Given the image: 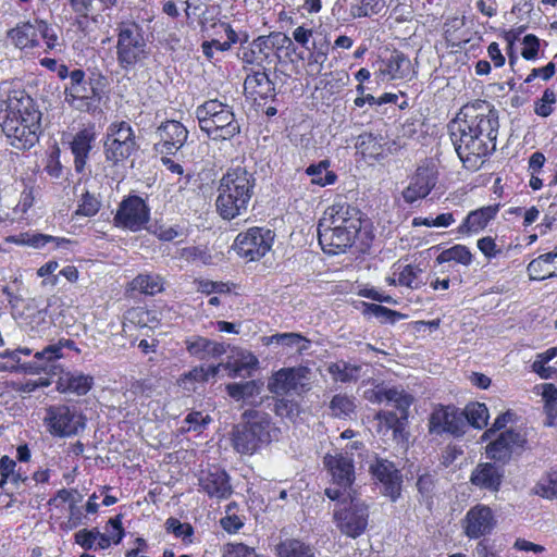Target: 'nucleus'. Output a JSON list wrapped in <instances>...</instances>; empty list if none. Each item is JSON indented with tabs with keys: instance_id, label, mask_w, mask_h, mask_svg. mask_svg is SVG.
Instances as JSON below:
<instances>
[{
	"instance_id": "52",
	"label": "nucleus",
	"mask_w": 557,
	"mask_h": 557,
	"mask_svg": "<svg viewBox=\"0 0 557 557\" xmlns=\"http://www.w3.org/2000/svg\"><path fill=\"white\" fill-rule=\"evenodd\" d=\"M197 292L211 295V294H228L232 290L231 284L221 281H210L206 278H195Z\"/></svg>"
},
{
	"instance_id": "50",
	"label": "nucleus",
	"mask_w": 557,
	"mask_h": 557,
	"mask_svg": "<svg viewBox=\"0 0 557 557\" xmlns=\"http://www.w3.org/2000/svg\"><path fill=\"white\" fill-rule=\"evenodd\" d=\"M465 23L460 17H453L448 20L444 25V37L445 40L453 47L459 46L461 42L467 41L463 35L460 34Z\"/></svg>"
},
{
	"instance_id": "43",
	"label": "nucleus",
	"mask_w": 557,
	"mask_h": 557,
	"mask_svg": "<svg viewBox=\"0 0 557 557\" xmlns=\"http://www.w3.org/2000/svg\"><path fill=\"white\" fill-rule=\"evenodd\" d=\"M361 367L346 361L331 362L327 372L335 382L349 383L357 381Z\"/></svg>"
},
{
	"instance_id": "33",
	"label": "nucleus",
	"mask_w": 557,
	"mask_h": 557,
	"mask_svg": "<svg viewBox=\"0 0 557 557\" xmlns=\"http://www.w3.org/2000/svg\"><path fill=\"white\" fill-rule=\"evenodd\" d=\"M309 50L307 62H306V73L308 76L312 78H317L321 75L324 63L327 61L330 53V42L326 37H323L320 40H313L312 47L307 48Z\"/></svg>"
},
{
	"instance_id": "31",
	"label": "nucleus",
	"mask_w": 557,
	"mask_h": 557,
	"mask_svg": "<svg viewBox=\"0 0 557 557\" xmlns=\"http://www.w3.org/2000/svg\"><path fill=\"white\" fill-rule=\"evenodd\" d=\"M201 488L210 496L218 499H225L232 494L228 475L225 471L214 468L213 471H202L199 478Z\"/></svg>"
},
{
	"instance_id": "49",
	"label": "nucleus",
	"mask_w": 557,
	"mask_h": 557,
	"mask_svg": "<svg viewBox=\"0 0 557 557\" xmlns=\"http://www.w3.org/2000/svg\"><path fill=\"white\" fill-rule=\"evenodd\" d=\"M101 208L98 197L88 190L82 194L76 209V215L91 218L95 216Z\"/></svg>"
},
{
	"instance_id": "20",
	"label": "nucleus",
	"mask_w": 557,
	"mask_h": 557,
	"mask_svg": "<svg viewBox=\"0 0 557 557\" xmlns=\"http://www.w3.org/2000/svg\"><path fill=\"white\" fill-rule=\"evenodd\" d=\"M496 524L497 520L492 508L483 504L471 507L461 520L463 533L471 540L490 535Z\"/></svg>"
},
{
	"instance_id": "36",
	"label": "nucleus",
	"mask_w": 557,
	"mask_h": 557,
	"mask_svg": "<svg viewBox=\"0 0 557 557\" xmlns=\"http://www.w3.org/2000/svg\"><path fill=\"white\" fill-rule=\"evenodd\" d=\"M503 472L500 469L491 462L480 463L471 474L472 484L487 488L491 491H498L502 483Z\"/></svg>"
},
{
	"instance_id": "17",
	"label": "nucleus",
	"mask_w": 557,
	"mask_h": 557,
	"mask_svg": "<svg viewBox=\"0 0 557 557\" xmlns=\"http://www.w3.org/2000/svg\"><path fill=\"white\" fill-rule=\"evenodd\" d=\"M412 65L410 59L400 50H385L376 61L374 75L379 82L410 79Z\"/></svg>"
},
{
	"instance_id": "56",
	"label": "nucleus",
	"mask_w": 557,
	"mask_h": 557,
	"mask_svg": "<svg viewBox=\"0 0 557 557\" xmlns=\"http://www.w3.org/2000/svg\"><path fill=\"white\" fill-rule=\"evenodd\" d=\"M274 411L281 418L294 420L300 410L298 403L282 397L275 400Z\"/></svg>"
},
{
	"instance_id": "28",
	"label": "nucleus",
	"mask_w": 557,
	"mask_h": 557,
	"mask_svg": "<svg viewBox=\"0 0 557 557\" xmlns=\"http://www.w3.org/2000/svg\"><path fill=\"white\" fill-rule=\"evenodd\" d=\"M95 384L94 376L78 371H65L57 380V391L61 394L85 396Z\"/></svg>"
},
{
	"instance_id": "11",
	"label": "nucleus",
	"mask_w": 557,
	"mask_h": 557,
	"mask_svg": "<svg viewBox=\"0 0 557 557\" xmlns=\"http://www.w3.org/2000/svg\"><path fill=\"white\" fill-rule=\"evenodd\" d=\"M249 417L243 430L234 434V446L238 453H256L271 442L273 424L268 413L247 412Z\"/></svg>"
},
{
	"instance_id": "46",
	"label": "nucleus",
	"mask_w": 557,
	"mask_h": 557,
	"mask_svg": "<svg viewBox=\"0 0 557 557\" xmlns=\"http://www.w3.org/2000/svg\"><path fill=\"white\" fill-rule=\"evenodd\" d=\"M276 550L278 557H314L312 548L298 540H285Z\"/></svg>"
},
{
	"instance_id": "60",
	"label": "nucleus",
	"mask_w": 557,
	"mask_h": 557,
	"mask_svg": "<svg viewBox=\"0 0 557 557\" xmlns=\"http://www.w3.org/2000/svg\"><path fill=\"white\" fill-rule=\"evenodd\" d=\"M256 384L253 381H246L242 383H230L226 385L228 396L236 400L244 399L253 395Z\"/></svg>"
},
{
	"instance_id": "47",
	"label": "nucleus",
	"mask_w": 557,
	"mask_h": 557,
	"mask_svg": "<svg viewBox=\"0 0 557 557\" xmlns=\"http://www.w3.org/2000/svg\"><path fill=\"white\" fill-rule=\"evenodd\" d=\"M517 418V413L511 409H508L505 412L499 413L495 418L492 425L483 432L481 436V443H486L487 441L493 438L497 433L506 430L507 424L516 422Z\"/></svg>"
},
{
	"instance_id": "57",
	"label": "nucleus",
	"mask_w": 557,
	"mask_h": 557,
	"mask_svg": "<svg viewBox=\"0 0 557 557\" xmlns=\"http://www.w3.org/2000/svg\"><path fill=\"white\" fill-rule=\"evenodd\" d=\"M180 256L187 262L200 261L203 264H211L212 256L207 249L197 246L185 247L181 250Z\"/></svg>"
},
{
	"instance_id": "23",
	"label": "nucleus",
	"mask_w": 557,
	"mask_h": 557,
	"mask_svg": "<svg viewBox=\"0 0 557 557\" xmlns=\"http://www.w3.org/2000/svg\"><path fill=\"white\" fill-rule=\"evenodd\" d=\"M96 138V125L92 122H89L74 134L70 143V148L74 157V168L77 173L85 171Z\"/></svg>"
},
{
	"instance_id": "9",
	"label": "nucleus",
	"mask_w": 557,
	"mask_h": 557,
	"mask_svg": "<svg viewBox=\"0 0 557 557\" xmlns=\"http://www.w3.org/2000/svg\"><path fill=\"white\" fill-rule=\"evenodd\" d=\"M103 156L110 168H124L138 150L135 131L126 121H113L103 136Z\"/></svg>"
},
{
	"instance_id": "8",
	"label": "nucleus",
	"mask_w": 557,
	"mask_h": 557,
	"mask_svg": "<svg viewBox=\"0 0 557 557\" xmlns=\"http://www.w3.org/2000/svg\"><path fill=\"white\" fill-rule=\"evenodd\" d=\"M8 38L13 46L22 51H32L44 42L45 53L57 50L61 46L54 27L42 18L20 22L8 32Z\"/></svg>"
},
{
	"instance_id": "29",
	"label": "nucleus",
	"mask_w": 557,
	"mask_h": 557,
	"mask_svg": "<svg viewBox=\"0 0 557 557\" xmlns=\"http://www.w3.org/2000/svg\"><path fill=\"white\" fill-rule=\"evenodd\" d=\"M324 465L327 467L334 484L350 487L355 480V467L349 455H326Z\"/></svg>"
},
{
	"instance_id": "39",
	"label": "nucleus",
	"mask_w": 557,
	"mask_h": 557,
	"mask_svg": "<svg viewBox=\"0 0 557 557\" xmlns=\"http://www.w3.org/2000/svg\"><path fill=\"white\" fill-rule=\"evenodd\" d=\"M462 420L473 429L482 430L488 424L490 411L484 403L471 401L461 409Z\"/></svg>"
},
{
	"instance_id": "7",
	"label": "nucleus",
	"mask_w": 557,
	"mask_h": 557,
	"mask_svg": "<svg viewBox=\"0 0 557 557\" xmlns=\"http://www.w3.org/2000/svg\"><path fill=\"white\" fill-rule=\"evenodd\" d=\"M104 77H87L82 69L72 70L71 81L64 85V100L74 110L85 113L94 112L102 100Z\"/></svg>"
},
{
	"instance_id": "15",
	"label": "nucleus",
	"mask_w": 557,
	"mask_h": 557,
	"mask_svg": "<svg viewBox=\"0 0 557 557\" xmlns=\"http://www.w3.org/2000/svg\"><path fill=\"white\" fill-rule=\"evenodd\" d=\"M428 428L431 435L446 434L455 438L462 437L467 432L461 409L455 405H436L429 417Z\"/></svg>"
},
{
	"instance_id": "27",
	"label": "nucleus",
	"mask_w": 557,
	"mask_h": 557,
	"mask_svg": "<svg viewBox=\"0 0 557 557\" xmlns=\"http://www.w3.org/2000/svg\"><path fill=\"white\" fill-rule=\"evenodd\" d=\"M371 470L373 475L383 484L384 495L395 502L400 496L401 476L394 463L386 459H377Z\"/></svg>"
},
{
	"instance_id": "61",
	"label": "nucleus",
	"mask_w": 557,
	"mask_h": 557,
	"mask_svg": "<svg viewBox=\"0 0 557 557\" xmlns=\"http://www.w3.org/2000/svg\"><path fill=\"white\" fill-rule=\"evenodd\" d=\"M220 366L209 367H195L189 372L183 375V380H190L195 382H206L209 377H213L219 373Z\"/></svg>"
},
{
	"instance_id": "22",
	"label": "nucleus",
	"mask_w": 557,
	"mask_h": 557,
	"mask_svg": "<svg viewBox=\"0 0 557 557\" xmlns=\"http://www.w3.org/2000/svg\"><path fill=\"white\" fill-rule=\"evenodd\" d=\"M392 0H337L333 11L344 21L380 14Z\"/></svg>"
},
{
	"instance_id": "10",
	"label": "nucleus",
	"mask_w": 557,
	"mask_h": 557,
	"mask_svg": "<svg viewBox=\"0 0 557 557\" xmlns=\"http://www.w3.org/2000/svg\"><path fill=\"white\" fill-rule=\"evenodd\" d=\"M116 60L124 70L133 69L146 54V40L141 27L135 23H121L116 28Z\"/></svg>"
},
{
	"instance_id": "30",
	"label": "nucleus",
	"mask_w": 557,
	"mask_h": 557,
	"mask_svg": "<svg viewBox=\"0 0 557 557\" xmlns=\"http://www.w3.org/2000/svg\"><path fill=\"white\" fill-rule=\"evenodd\" d=\"M302 377H305L304 368H282L269 380L268 389L275 395H286L297 388Z\"/></svg>"
},
{
	"instance_id": "25",
	"label": "nucleus",
	"mask_w": 557,
	"mask_h": 557,
	"mask_svg": "<svg viewBox=\"0 0 557 557\" xmlns=\"http://www.w3.org/2000/svg\"><path fill=\"white\" fill-rule=\"evenodd\" d=\"M244 90L246 97L255 102L273 100L276 96L275 85L270 79L267 70H251V73L247 74L245 78Z\"/></svg>"
},
{
	"instance_id": "59",
	"label": "nucleus",
	"mask_w": 557,
	"mask_h": 557,
	"mask_svg": "<svg viewBox=\"0 0 557 557\" xmlns=\"http://www.w3.org/2000/svg\"><path fill=\"white\" fill-rule=\"evenodd\" d=\"M186 349L191 356H196L199 359L205 358V354L209 351V348L211 345H213V342L202 337V336H196L194 338H187L185 341Z\"/></svg>"
},
{
	"instance_id": "38",
	"label": "nucleus",
	"mask_w": 557,
	"mask_h": 557,
	"mask_svg": "<svg viewBox=\"0 0 557 557\" xmlns=\"http://www.w3.org/2000/svg\"><path fill=\"white\" fill-rule=\"evenodd\" d=\"M392 269L394 270L395 276H398V286L418 289L423 285V282L420 280L423 270L419 264H404L397 261L393 264Z\"/></svg>"
},
{
	"instance_id": "53",
	"label": "nucleus",
	"mask_w": 557,
	"mask_h": 557,
	"mask_svg": "<svg viewBox=\"0 0 557 557\" xmlns=\"http://www.w3.org/2000/svg\"><path fill=\"white\" fill-rule=\"evenodd\" d=\"M556 101L554 90L546 88L542 97L534 102V113L541 117H548L555 110Z\"/></svg>"
},
{
	"instance_id": "13",
	"label": "nucleus",
	"mask_w": 557,
	"mask_h": 557,
	"mask_svg": "<svg viewBox=\"0 0 557 557\" xmlns=\"http://www.w3.org/2000/svg\"><path fill=\"white\" fill-rule=\"evenodd\" d=\"M274 234L271 230L252 226L235 237L232 249L246 262L259 261L272 248Z\"/></svg>"
},
{
	"instance_id": "6",
	"label": "nucleus",
	"mask_w": 557,
	"mask_h": 557,
	"mask_svg": "<svg viewBox=\"0 0 557 557\" xmlns=\"http://www.w3.org/2000/svg\"><path fill=\"white\" fill-rule=\"evenodd\" d=\"M201 132L214 141L231 140L240 133L233 108L219 99H209L195 111Z\"/></svg>"
},
{
	"instance_id": "21",
	"label": "nucleus",
	"mask_w": 557,
	"mask_h": 557,
	"mask_svg": "<svg viewBox=\"0 0 557 557\" xmlns=\"http://www.w3.org/2000/svg\"><path fill=\"white\" fill-rule=\"evenodd\" d=\"M437 184V172L433 166L420 165L409 180L408 186L401 191L407 205L426 198Z\"/></svg>"
},
{
	"instance_id": "48",
	"label": "nucleus",
	"mask_w": 557,
	"mask_h": 557,
	"mask_svg": "<svg viewBox=\"0 0 557 557\" xmlns=\"http://www.w3.org/2000/svg\"><path fill=\"white\" fill-rule=\"evenodd\" d=\"M154 320L150 310L145 307H133L124 313V325H133L135 327H147Z\"/></svg>"
},
{
	"instance_id": "34",
	"label": "nucleus",
	"mask_w": 557,
	"mask_h": 557,
	"mask_svg": "<svg viewBox=\"0 0 557 557\" xmlns=\"http://www.w3.org/2000/svg\"><path fill=\"white\" fill-rule=\"evenodd\" d=\"M356 154L361 160L373 163L385 157V148L380 138L371 133L360 134L356 141Z\"/></svg>"
},
{
	"instance_id": "41",
	"label": "nucleus",
	"mask_w": 557,
	"mask_h": 557,
	"mask_svg": "<svg viewBox=\"0 0 557 557\" xmlns=\"http://www.w3.org/2000/svg\"><path fill=\"white\" fill-rule=\"evenodd\" d=\"M264 345L278 344L286 347H297V350L301 354L307 351L311 346V341L300 333H276L271 336H264L262 338Z\"/></svg>"
},
{
	"instance_id": "44",
	"label": "nucleus",
	"mask_w": 557,
	"mask_h": 557,
	"mask_svg": "<svg viewBox=\"0 0 557 557\" xmlns=\"http://www.w3.org/2000/svg\"><path fill=\"white\" fill-rule=\"evenodd\" d=\"M331 416L338 419H346L356 410L355 397L344 393L335 394L329 405Z\"/></svg>"
},
{
	"instance_id": "54",
	"label": "nucleus",
	"mask_w": 557,
	"mask_h": 557,
	"mask_svg": "<svg viewBox=\"0 0 557 557\" xmlns=\"http://www.w3.org/2000/svg\"><path fill=\"white\" fill-rule=\"evenodd\" d=\"M50 243L54 244V248H61L72 244V240L65 237H57L42 233H32V236L27 242L28 247L36 249L42 248Z\"/></svg>"
},
{
	"instance_id": "12",
	"label": "nucleus",
	"mask_w": 557,
	"mask_h": 557,
	"mask_svg": "<svg viewBox=\"0 0 557 557\" xmlns=\"http://www.w3.org/2000/svg\"><path fill=\"white\" fill-rule=\"evenodd\" d=\"M44 422L51 435L71 437L85 429L86 417L74 405L55 404L46 409Z\"/></svg>"
},
{
	"instance_id": "63",
	"label": "nucleus",
	"mask_w": 557,
	"mask_h": 557,
	"mask_svg": "<svg viewBox=\"0 0 557 557\" xmlns=\"http://www.w3.org/2000/svg\"><path fill=\"white\" fill-rule=\"evenodd\" d=\"M184 422L187 424V431L201 432L211 422V418L200 411H191Z\"/></svg>"
},
{
	"instance_id": "45",
	"label": "nucleus",
	"mask_w": 557,
	"mask_h": 557,
	"mask_svg": "<svg viewBox=\"0 0 557 557\" xmlns=\"http://www.w3.org/2000/svg\"><path fill=\"white\" fill-rule=\"evenodd\" d=\"M132 289L145 295H156L163 289L162 280L159 275L138 274L131 283Z\"/></svg>"
},
{
	"instance_id": "37",
	"label": "nucleus",
	"mask_w": 557,
	"mask_h": 557,
	"mask_svg": "<svg viewBox=\"0 0 557 557\" xmlns=\"http://www.w3.org/2000/svg\"><path fill=\"white\" fill-rule=\"evenodd\" d=\"M3 361L0 362L1 371L23 372L28 374H39L45 371V366L37 362H21V355L16 349L5 350L1 354Z\"/></svg>"
},
{
	"instance_id": "14",
	"label": "nucleus",
	"mask_w": 557,
	"mask_h": 557,
	"mask_svg": "<svg viewBox=\"0 0 557 557\" xmlns=\"http://www.w3.org/2000/svg\"><path fill=\"white\" fill-rule=\"evenodd\" d=\"M150 221V207L144 198L129 194L119 203L113 225L133 233L146 227Z\"/></svg>"
},
{
	"instance_id": "16",
	"label": "nucleus",
	"mask_w": 557,
	"mask_h": 557,
	"mask_svg": "<svg viewBox=\"0 0 557 557\" xmlns=\"http://www.w3.org/2000/svg\"><path fill=\"white\" fill-rule=\"evenodd\" d=\"M334 521L342 533L356 539L368 525V508L359 499L350 498L349 504L334 509Z\"/></svg>"
},
{
	"instance_id": "18",
	"label": "nucleus",
	"mask_w": 557,
	"mask_h": 557,
	"mask_svg": "<svg viewBox=\"0 0 557 557\" xmlns=\"http://www.w3.org/2000/svg\"><path fill=\"white\" fill-rule=\"evenodd\" d=\"M277 49L271 36H258L248 46L242 48L240 60L244 69L251 65L257 66L258 70H267V66L275 64L280 58Z\"/></svg>"
},
{
	"instance_id": "24",
	"label": "nucleus",
	"mask_w": 557,
	"mask_h": 557,
	"mask_svg": "<svg viewBox=\"0 0 557 557\" xmlns=\"http://www.w3.org/2000/svg\"><path fill=\"white\" fill-rule=\"evenodd\" d=\"M500 205L494 203L470 211L457 227L461 236L479 234L487 227L499 212Z\"/></svg>"
},
{
	"instance_id": "3",
	"label": "nucleus",
	"mask_w": 557,
	"mask_h": 557,
	"mask_svg": "<svg viewBox=\"0 0 557 557\" xmlns=\"http://www.w3.org/2000/svg\"><path fill=\"white\" fill-rule=\"evenodd\" d=\"M361 212L347 202L327 207L318 223V240L325 253L337 255L352 246L361 230Z\"/></svg>"
},
{
	"instance_id": "64",
	"label": "nucleus",
	"mask_w": 557,
	"mask_h": 557,
	"mask_svg": "<svg viewBox=\"0 0 557 557\" xmlns=\"http://www.w3.org/2000/svg\"><path fill=\"white\" fill-rule=\"evenodd\" d=\"M556 226H557V205L550 203L544 214L542 222L536 225V228L539 230L541 235H545Z\"/></svg>"
},
{
	"instance_id": "42",
	"label": "nucleus",
	"mask_w": 557,
	"mask_h": 557,
	"mask_svg": "<svg viewBox=\"0 0 557 557\" xmlns=\"http://www.w3.org/2000/svg\"><path fill=\"white\" fill-rule=\"evenodd\" d=\"M435 261L438 264L455 261L462 265H469L472 262V253L467 246L456 244L440 252L435 258Z\"/></svg>"
},
{
	"instance_id": "19",
	"label": "nucleus",
	"mask_w": 557,
	"mask_h": 557,
	"mask_svg": "<svg viewBox=\"0 0 557 557\" xmlns=\"http://www.w3.org/2000/svg\"><path fill=\"white\" fill-rule=\"evenodd\" d=\"M156 134L159 137L153 150L157 154H176L186 144L189 132L186 126L176 120L162 122Z\"/></svg>"
},
{
	"instance_id": "58",
	"label": "nucleus",
	"mask_w": 557,
	"mask_h": 557,
	"mask_svg": "<svg viewBox=\"0 0 557 557\" xmlns=\"http://www.w3.org/2000/svg\"><path fill=\"white\" fill-rule=\"evenodd\" d=\"M15 466L16 463L13 459L9 458L8 455H3V457L0 460L1 488L7 483L8 480H11L14 483H17L20 480H23L21 478V474L15 472Z\"/></svg>"
},
{
	"instance_id": "4",
	"label": "nucleus",
	"mask_w": 557,
	"mask_h": 557,
	"mask_svg": "<svg viewBox=\"0 0 557 557\" xmlns=\"http://www.w3.org/2000/svg\"><path fill=\"white\" fill-rule=\"evenodd\" d=\"M257 180L246 168H228L219 180L215 209L225 221H232L248 211L255 195Z\"/></svg>"
},
{
	"instance_id": "55",
	"label": "nucleus",
	"mask_w": 557,
	"mask_h": 557,
	"mask_svg": "<svg viewBox=\"0 0 557 557\" xmlns=\"http://www.w3.org/2000/svg\"><path fill=\"white\" fill-rule=\"evenodd\" d=\"M61 150L58 145H54L47 156L45 163L46 173L52 178L62 176L63 166L60 161Z\"/></svg>"
},
{
	"instance_id": "5",
	"label": "nucleus",
	"mask_w": 557,
	"mask_h": 557,
	"mask_svg": "<svg viewBox=\"0 0 557 557\" xmlns=\"http://www.w3.org/2000/svg\"><path fill=\"white\" fill-rule=\"evenodd\" d=\"M380 400L393 403L399 410V416L394 411L381 410L375 414L377 421V433L382 436L391 435V440L400 449H408L409 432L406 430L408 423V411L413 403V397L399 391L396 387L385 388L377 394Z\"/></svg>"
},
{
	"instance_id": "26",
	"label": "nucleus",
	"mask_w": 557,
	"mask_h": 557,
	"mask_svg": "<svg viewBox=\"0 0 557 557\" xmlns=\"http://www.w3.org/2000/svg\"><path fill=\"white\" fill-rule=\"evenodd\" d=\"M486 443L485 453H512L513 450H524L528 440L525 432L509 428L497 433Z\"/></svg>"
},
{
	"instance_id": "32",
	"label": "nucleus",
	"mask_w": 557,
	"mask_h": 557,
	"mask_svg": "<svg viewBox=\"0 0 557 557\" xmlns=\"http://www.w3.org/2000/svg\"><path fill=\"white\" fill-rule=\"evenodd\" d=\"M527 271L532 281L557 277V246L552 251L542 253L531 260Z\"/></svg>"
},
{
	"instance_id": "51",
	"label": "nucleus",
	"mask_w": 557,
	"mask_h": 557,
	"mask_svg": "<svg viewBox=\"0 0 557 557\" xmlns=\"http://www.w3.org/2000/svg\"><path fill=\"white\" fill-rule=\"evenodd\" d=\"M534 493L548 499L557 498V469L552 470L534 486Z\"/></svg>"
},
{
	"instance_id": "62",
	"label": "nucleus",
	"mask_w": 557,
	"mask_h": 557,
	"mask_svg": "<svg viewBox=\"0 0 557 557\" xmlns=\"http://www.w3.org/2000/svg\"><path fill=\"white\" fill-rule=\"evenodd\" d=\"M34 357L36 359L35 362L44 364L46 370L48 363L62 359L64 355L63 352H60V346L52 344L48 345L42 350L35 352Z\"/></svg>"
},
{
	"instance_id": "2",
	"label": "nucleus",
	"mask_w": 557,
	"mask_h": 557,
	"mask_svg": "<svg viewBox=\"0 0 557 557\" xmlns=\"http://www.w3.org/2000/svg\"><path fill=\"white\" fill-rule=\"evenodd\" d=\"M0 127L9 145L29 150L41 133V112L24 89H12L0 97Z\"/></svg>"
},
{
	"instance_id": "40",
	"label": "nucleus",
	"mask_w": 557,
	"mask_h": 557,
	"mask_svg": "<svg viewBox=\"0 0 557 557\" xmlns=\"http://www.w3.org/2000/svg\"><path fill=\"white\" fill-rule=\"evenodd\" d=\"M330 166L331 161L324 159L307 166L305 173L311 177L312 185L325 187L335 184L338 178L334 171L329 170Z\"/></svg>"
},
{
	"instance_id": "1",
	"label": "nucleus",
	"mask_w": 557,
	"mask_h": 557,
	"mask_svg": "<svg viewBox=\"0 0 557 557\" xmlns=\"http://www.w3.org/2000/svg\"><path fill=\"white\" fill-rule=\"evenodd\" d=\"M447 127L455 151L469 171L480 170L496 150L499 114L486 100L463 104Z\"/></svg>"
},
{
	"instance_id": "35",
	"label": "nucleus",
	"mask_w": 557,
	"mask_h": 557,
	"mask_svg": "<svg viewBox=\"0 0 557 557\" xmlns=\"http://www.w3.org/2000/svg\"><path fill=\"white\" fill-rule=\"evenodd\" d=\"M224 27V32L226 35L225 41H220L218 39H211V40H205L201 44V51L203 55L209 60L212 61L214 58V52H225L228 51L233 45L240 42L244 44L248 40V34L244 33L243 37H239V35L236 33V30L232 27L231 24L225 23L222 24Z\"/></svg>"
}]
</instances>
